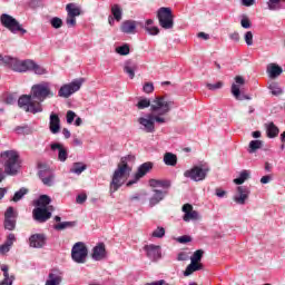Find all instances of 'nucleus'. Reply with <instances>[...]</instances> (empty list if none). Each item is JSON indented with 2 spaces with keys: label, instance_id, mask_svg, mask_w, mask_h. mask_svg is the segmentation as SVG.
Listing matches in <instances>:
<instances>
[{
  "label": "nucleus",
  "instance_id": "1",
  "mask_svg": "<svg viewBox=\"0 0 285 285\" xmlns=\"http://www.w3.org/2000/svg\"><path fill=\"white\" fill-rule=\"evenodd\" d=\"M173 106H175V102L168 99V97L157 96L151 101V114L138 118L140 130H144V132H155V121L156 124H167L168 118L166 115L170 112Z\"/></svg>",
  "mask_w": 285,
  "mask_h": 285
},
{
  "label": "nucleus",
  "instance_id": "2",
  "mask_svg": "<svg viewBox=\"0 0 285 285\" xmlns=\"http://www.w3.org/2000/svg\"><path fill=\"white\" fill-rule=\"evenodd\" d=\"M55 97V92L50 88V82L42 81L31 87L30 95H23L18 99L19 108H22L26 112L37 115V112H43L42 101Z\"/></svg>",
  "mask_w": 285,
  "mask_h": 285
},
{
  "label": "nucleus",
  "instance_id": "3",
  "mask_svg": "<svg viewBox=\"0 0 285 285\" xmlns=\"http://www.w3.org/2000/svg\"><path fill=\"white\" fill-rule=\"evenodd\" d=\"M0 66H9L16 72H35V75H46V68L37 65L32 60H18L10 56H0Z\"/></svg>",
  "mask_w": 285,
  "mask_h": 285
},
{
  "label": "nucleus",
  "instance_id": "4",
  "mask_svg": "<svg viewBox=\"0 0 285 285\" xmlns=\"http://www.w3.org/2000/svg\"><path fill=\"white\" fill-rule=\"evenodd\" d=\"M128 164H135V156L128 155L120 159V163L118 164L111 178L110 193H117V190L121 188L122 184H126V179L130 177L132 168Z\"/></svg>",
  "mask_w": 285,
  "mask_h": 285
},
{
  "label": "nucleus",
  "instance_id": "5",
  "mask_svg": "<svg viewBox=\"0 0 285 285\" xmlns=\"http://www.w3.org/2000/svg\"><path fill=\"white\" fill-rule=\"evenodd\" d=\"M6 175H18L21 169V156L17 150H6L0 155Z\"/></svg>",
  "mask_w": 285,
  "mask_h": 285
},
{
  "label": "nucleus",
  "instance_id": "6",
  "mask_svg": "<svg viewBox=\"0 0 285 285\" xmlns=\"http://www.w3.org/2000/svg\"><path fill=\"white\" fill-rule=\"evenodd\" d=\"M157 17L160 28H164V30H173L175 27V16L173 14V9L161 7L157 12Z\"/></svg>",
  "mask_w": 285,
  "mask_h": 285
},
{
  "label": "nucleus",
  "instance_id": "7",
  "mask_svg": "<svg viewBox=\"0 0 285 285\" xmlns=\"http://www.w3.org/2000/svg\"><path fill=\"white\" fill-rule=\"evenodd\" d=\"M1 24L7 28V30H10L13 35H17V32H20L21 35H26L28 30L23 29L21 27V23L17 21V19L12 18V16L2 13L0 17Z\"/></svg>",
  "mask_w": 285,
  "mask_h": 285
},
{
  "label": "nucleus",
  "instance_id": "8",
  "mask_svg": "<svg viewBox=\"0 0 285 285\" xmlns=\"http://www.w3.org/2000/svg\"><path fill=\"white\" fill-rule=\"evenodd\" d=\"M202 257H204V250L197 249L193 256L190 257V264L187 266V268L184 272L185 277H188L193 275L197 271H202L204 268V265L200 263Z\"/></svg>",
  "mask_w": 285,
  "mask_h": 285
},
{
  "label": "nucleus",
  "instance_id": "9",
  "mask_svg": "<svg viewBox=\"0 0 285 285\" xmlns=\"http://www.w3.org/2000/svg\"><path fill=\"white\" fill-rule=\"evenodd\" d=\"M71 258L76 264H86L88 259V247L82 242H78L73 245L71 249Z\"/></svg>",
  "mask_w": 285,
  "mask_h": 285
},
{
  "label": "nucleus",
  "instance_id": "10",
  "mask_svg": "<svg viewBox=\"0 0 285 285\" xmlns=\"http://www.w3.org/2000/svg\"><path fill=\"white\" fill-rule=\"evenodd\" d=\"M83 81H86L83 78H79L73 80L70 83L63 85L59 91V97H63L65 99H68L71 95H75V92H78V90H81V86H83Z\"/></svg>",
  "mask_w": 285,
  "mask_h": 285
},
{
  "label": "nucleus",
  "instance_id": "11",
  "mask_svg": "<svg viewBox=\"0 0 285 285\" xmlns=\"http://www.w3.org/2000/svg\"><path fill=\"white\" fill-rule=\"evenodd\" d=\"M234 83L232 85L230 88V92L233 95V97L237 100V101H244V99L249 100L250 97L247 95H243L242 96V86H246V78H244V76H236L234 78Z\"/></svg>",
  "mask_w": 285,
  "mask_h": 285
},
{
  "label": "nucleus",
  "instance_id": "12",
  "mask_svg": "<svg viewBox=\"0 0 285 285\" xmlns=\"http://www.w3.org/2000/svg\"><path fill=\"white\" fill-rule=\"evenodd\" d=\"M53 210V206H50L48 208L36 207L32 212L33 219H36V222H39L40 224H43L45 222H48L50 217H52Z\"/></svg>",
  "mask_w": 285,
  "mask_h": 285
},
{
  "label": "nucleus",
  "instance_id": "13",
  "mask_svg": "<svg viewBox=\"0 0 285 285\" xmlns=\"http://www.w3.org/2000/svg\"><path fill=\"white\" fill-rule=\"evenodd\" d=\"M208 174V168H202L199 166H195L194 168L186 170L184 173L185 177L188 179H193V181H204L206 179V175Z\"/></svg>",
  "mask_w": 285,
  "mask_h": 285
},
{
  "label": "nucleus",
  "instance_id": "14",
  "mask_svg": "<svg viewBox=\"0 0 285 285\" xmlns=\"http://www.w3.org/2000/svg\"><path fill=\"white\" fill-rule=\"evenodd\" d=\"M16 227L17 212H14V207H9L4 213V228L6 230H14Z\"/></svg>",
  "mask_w": 285,
  "mask_h": 285
},
{
  "label": "nucleus",
  "instance_id": "15",
  "mask_svg": "<svg viewBox=\"0 0 285 285\" xmlns=\"http://www.w3.org/2000/svg\"><path fill=\"white\" fill-rule=\"evenodd\" d=\"M150 170H153V163H150V161L144 163L142 165H140L138 167V170L134 176V179L129 180L127 183V186H132V184H137L138 180L141 179V177H146V175H148V173H150Z\"/></svg>",
  "mask_w": 285,
  "mask_h": 285
},
{
  "label": "nucleus",
  "instance_id": "16",
  "mask_svg": "<svg viewBox=\"0 0 285 285\" xmlns=\"http://www.w3.org/2000/svg\"><path fill=\"white\" fill-rule=\"evenodd\" d=\"M249 195H250V189L248 187L238 186L236 189V194L234 195V202L239 206H244Z\"/></svg>",
  "mask_w": 285,
  "mask_h": 285
},
{
  "label": "nucleus",
  "instance_id": "17",
  "mask_svg": "<svg viewBox=\"0 0 285 285\" xmlns=\"http://www.w3.org/2000/svg\"><path fill=\"white\" fill-rule=\"evenodd\" d=\"M46 235L43 234H33L29 238V246L31 248H43L46 246Z\"/></svg>",
  "mask_w": 285,
  "mask_h": 285
},
{
  "label": "nucleus",
  "instance_id": "18",
  "mask_svg": "<svg viewBox=\"0 0 285 285\" xmlns=\"http://www.w3.org/2000/svg\"><path fill=\"white\" fill-rule=\"evenodd\" d=\"M183 213H185L183 219L184 222H195L199 219V213L197 210H193V205L185 204L183 206Z\"/></svg>",
  "mask_w": 285,
  "mask_h": 285
},
{
  "label": "nucleus",
  "instance_id": "19",
  "mask_svg": "<svg viewBox=\"0 0 285 285\" xmlns=\"http://www.w3.org/2000/svg\"><path fill=\"white\" fill-rule=\"evenodd\" d=\"M145 250L147 253V257L151 259V262H157V259H161V247L157 245H147L145 246Z\"/></svg>",
  "mask_w": 285,
  "mask_h": 285
},
{
  "label": "nucleus",
  "instance_id": "20",
  "mask_svg": "<svg viewBox=\"0 0 285 285\" xmlns=\"http://www.w3.org/2000/svg\"><path fill=\"white\" fill-rule=\"evenodd\" d=\"M49 130L52 135H57L61 130V119L59 115L51 112L49 120Z\"/></svg>",
  "mask_w": 285,
  "mask_h": 285
},
{
  "label": "nucleus",
  "instance_id": "21",
  "mask_svg": "<svg viewBox=\"0 0 285 285\" xmlns=\"http://www.w3.org/2000/svg\"><path fill=\"white\" fill-rule=\"evenodd\" d=\"M91 257L96 262H101V259H106V245L104 243H100L97 246H95L92 249Z\"/></svg>",
  "mask_w": 285,
  "mask_h": 285
},
{
  "label": "nucleus",
  "instance_id": "22",
  "mask_svg": "<svg viewBox=\"0 0 285 285\" xmlns=\"http://www.w3.org/2000/svg\"><path fill=\"white\" fill-rule=\"evenodd\" d=\"M121 32L125 35H135L137 32V21L127 20L121 23L120 27Z\"/></svg>",
  "mask_w": 285,
  "mask_h": 285
},
{
  "label": "nucleus",
  "instance_id": "23",
  "mask_svg": "<svg viewBox=\"0 0 285 285\" xmlns=\"http://www.w3.org/2000/svg\"><path fill=\"white\" fill-rule=\"evenodd\" d=\"M154 195L149 199V206L153 208V206H157L159 202H163L164 197L168 195V191L159 190V189H154L153 190Z\"/></svg>",
  "mask_w": 285,
  "mask_h": 285
},
{
  "label": "nucleus",
  "instance_id": "24",
  "mask_svg": "<svg viewBox=\"0 0 285 285\" xmlns=\"http://www.w3.org/2000/svg\"><path fill=\"white\" fill-rule=\"evenodd\" d=\"M51 150H58L59 161H66L68 159V149L59 142L51 144Z\"/></svg>",
  "mask_w": 285,
  "mask_h": 285
},
{
  "label": "nucleus",
  "instance_id": "25",
  "mask_svg": "<svg viewBox=\"0 0 285 285\" xmlns=\"http://www.w3.org/2000/svg\"><path fill=\"white\" fill-rule=\"evenodd\" d=\"M282 72H284V69H282L279 65L271 63L267 66V73L269 75L271 79H277Z\"/></svg>",
  "mask_w": 285,
  "mask_h": 285
},
{
  "label": "nucleus",
  "instance_id": "26",
  "mask_svg": "<svg viewBox=\"0 0 285 285\" xmlns=\"http://www.w3.org/2000/svg\"><path fill=\"white\" fill-rule=\"evenodd\" d=\"M50 202H52V199L50 198V196L48 195H41L38 200L35 202V206H37L36 208H50Z\"/></svg>",
  "mask_w": 285,
  "mask_h": 285
},
{
  "label": "nucleus",
  "instance_id": "27",
  "mask_svg": "<svg viewBox=\"0 0 285 285\" xmlns=\"http://www.w3.org/2000/svg\"><path fill=\"white\" fill-rule=\"evenodd\" d=\"M265 128H266L267 137L269 139H275V137H277V135H279V128H277V126H275L274 122L266 124Z\"/></svg>",
  "mask_w": 285,
  "mask_h": 285
},
{
  "label": "nucleus",
  "instance_id": "28",
  "mask_svg": "<svg viewBox=\"0 0 285 285\" xmlns=\"http://www.w3.org/2000/svg\"><path fill=\"white\" fill-rule=\"evenodd\" d=\"M1 271L3 273V281L0 283V285H12L14 282V276H10V274L8 273L9 267L8 265H2L1 266Z\"/></svg>",
  "mask_w": 285,
  "mask_h": 285
},
{
  "label": "nucleus",
  "instance_id": "29",
  "mask_svg": "<svg viewBox=\"0 0 285 285\" xmlns=\"http://www.w3.org/2000/svg\"><path fill=\"white\" fill-rule=\"evenodd\" d=\"M135 70H137V63L132 60L125 62L124 71L129 75L131 79H135Z\"/></svg>",
  "mask_w": 285,
  "mask_h": 285
},
{
  "label": "nucleus",
  "instance_id": "30",
  "mask_svg": "<svg viewBox=\"0 0 285 285\" xmlns=\"http://www.w3.org/2000/svg\"><path fill=\"white\" fill-rule=\"evenodd\" d=\"M67 14L71 17H79L81 14V8L76 3H68L66 6Z\"/></svg>",
  "mask_w": 285,
  "mask_h": 285
},
{
  "label": "nucleus",
  "instance_id": "31",
  "mask_svg": "<svg viewBox=\"0 0 285 285\" xmlns=\"http://www.w3.org/2000/svg\"><path fill=\"white\" fill-rule=\"evenodd\" d=\"M149 186L151 188H170V181L168 180H159V179H150Z\"/></svg>",
  "mask_w": 285,
  "mask_h": 285
},
{
  "label": "nucleus",
  "instance_id": "32",
  "mask_svg": "<svg viewBox=\"0 0 285 285\" xmlns=\"http://www.w3.org/2000/svg\"><path fill=\"white\" fill-rule=\"evenodd\" d=\"M268 90H271L274 97H279L284 95V89L279 86V82H271L268 86Z\"/></svg>",
  "mask_w": 285,
  "mask_h": 285
},
{
  "label": "nucleus",
  "instance_id": "33",
  "mask_svg": "<svg viewBox=\"0 0 285 285\" xmlns=\"http://www.w3.org/2000/svg\"><path fill=\"white\" fill-rule=\"evenodd\" d=\"M61 275L57 273H50L46 282V285H59L61 284Z\"/></svg>",
  "mask_w": 285,
  "mask_h": 285
},
{
  "label": "nucleus",
  "instance_id": "34",
  "mask_svg": "<svg viewBox=\"0 0 285 285\" xmlns=\"http://www.w3.org/2000/svg\"><path fill=\"white\" fill-rule=\"evenodd\" d=\"M153 23H155L153 19L146 20L145 30L148 32V35L155 36L159 32V28L153 27Z\"/></svg>",
  "mask_w": 285,
  "mask_h": 285
},
{
  "label": "nucleus",
  "instance_id": "35",
  "mask_svg": "<svg viewBox=\"0 0 285 285\" xmlns=\"http://www.w3.org/2000/svg\"><path fill=\"white\" fill-rule=\"evenodd\" d=\"M166 166H177V155L173 153H166L164 156Z\"/></svg>",
  "mask_w": 285,
  "mask_h": 285
},
{
  "label": "nucleus",
  "instance_id": "36",
  "mask_svg": "<svg viewBox=\"0 0 285 285\" xmlns=\"http://www.w3.org/2000/svg\"><path fill=\"white\" fill-rule=\"evenodd\" d=\"M264 146V141L262 140H252L249 142L248 153L249 155H253V153H257Z\"/></svg>",
  "mask_w": 285,
  "mask_h": 285
},
{
  "label": "nucleus",
  "instance_id": "37",
  "mask_svg": "<svg viewBox=\"0 0 285 285\" xmlns=\"http://www.w3.org/2000/svg\"><path fill=\"white\" fill-rule=\"evenodd\" d=\"M248 177H250V171L243 170L239 174V177L234 179V184H236L237 186H242V184H244V181H246V179H248Z\"/></svg>",
  "mask_w": 285,
  "mask_h": 285
},
{
  "label": "nucleus",
  "instance_id": "38",
  "mask_svg": "<svg viewBox=\"0 0 285 285\" xmlns=\"http://www.w3.org/2000/svg\"><path fill=\"white\" fill-rule=\"evenodd\" d=\"M86 168H88L86 166V164L75 163L72 168L70 169V173H75V175H81V173H83V170H86Z\"/></svg>",
  "mask_w": 285,
  "mask_h": 285
},
{
  "label": "nucleus",
  "instance_id": "39",
  "mask_svg": "<svg viewBox=\"0 0 285 285\" xmlns=\"http://www.w3.org/2000/svg\"><path fill=\"white\" fill-rule=\"evenodd\" d=\"M136 106L138 110H144L145 108L153 110V104H150V99L148 98H141Z\"/></svg>",
  "mask_w": 285,
  "mask_h": 285
},
{
  "label": "nucleus",
  "instance_id": "40",
  "mask_svg": "<svg viewBox=\"0 0 285 285\" xmlns=\"http://www.w3.org/2000/svg\"><path fill=\"white\" fill-rule=\"evenodd\" d=\"M111 14L114 17V19H116L117 21H121V7H119V4H114L111 7Z\"/></svg>",
  "mask_w": 285,
  "mask_h": 285
},
{
  "label": "nucleus",
  "instance_id": "41",
  "mask_svg": "<svg viewBox=\"0 0 285 285\" xmlns=\"http://www.w3.org/2000/svg\"><path fill=\"white\" fill-rule=\"evenodd\" d=\"M282 1H285V0H268L267 2L268 10H279L282 8L279 6Z\"/></svg>",
  "mask_w": 285,
  "mask_h": 285
},
{
  "label": "nucleus",
  "instance_id": "42",
  "mask_svg": "<svg viewBox=\"0 0 285 285\" xmlns=\"http://www.w3.org/2000/svg\"><path fill=\"white\" fill-rule=\"evenodd\" d=\"M75 226V223L72 222H63L55 225L56 230H65V228H72Z\"/></svg>",
  "mask_w": 285,
  "mask_h": 285
},
{
  "label": "nucleus",
  "instance_id": "43",
  "mask_svg": "<svg viewBox=\"0 0 285 285\" xmlns=\"http://www.w3.org/2000/svg\"><path fill=\"white\" fill-rule=\"evenodd\" d=\"M116 52L121 56L130 55V47L128 45L117 47Z\"/></svg>",
  "mask_w": 285,
  "mask_h": 285
},
{
  "label": "nucleus",
  "instance_id": "44",
  "mask_svg": "<svg viewBox=\"0 0 285 285\" xmlns=\"http://www.w3.org/2000/svg\"><path fill=\"white\" fill-rule=\"evenodd\" d=\"M27 193H28V189L21 188L14 194L12 202H20V199H23V196L27 195Z\"/></svg>",
  "mask_w": 285,
  "mask_h": 285
},
{
  "label": "nucleus",
  "instance_id": "45",
  "mask_svg": "<svg viewBox=\"0 0 285 285\" xmlns=\"http://www.w3.org/2000/svg\"><path fill=\"white\" fill-rule=\"evenodd\" d=\"M166 235V229L164 227H157L151 234V237H157L158 239H161Z\"/></svg>",
  "mask_w": 285,
  "mask_h": 285
},
{
  "label": "nucleus",
  "instance_id": "46",
  "mask_svg": "<svg viewBox=\"0 0 285 285\" xmlns=\"http://www.w3.org/2000/svg\"><path fill=\"white\" fill-rule=\"evenodd\" d=\"M48 175H52V170H50L48 167H40L39 178L43 180V177L48 178Z\"/></svg>",
  "mask_w": 285,
  "mask_h": 285
},
{
  "label": "nucleus",
  "instance_id": "47",
  "mask_svg": "<svg viewBox=\"0 0 285 285\" xmlns=\"http://www.w3.org/2000/svg\"><path fill=\"white\" fill-rule=\"evenodd\" d=\"M66 23L69 28H75L77 26V17L67 13Z\"/></svg>",
  "mask_w": 285,
  "mask_h": 285
},
{
  "label": "nucleus",
  "instance_id": "48",
  "mask_svg": "<svg viewBox=\"0 0 285 285\" xmlns=\"http://www.w3.org/2000/svg\"><path fill=\"white\" fill-rule=\"evenodd\" d=\"M206 88H208V90H222V88H224V81H218L216 83H207Z\"/></svg>",
  "mask_w": 285,
  "mask_h": 285
},
{
  "label": "nucleus",
  "instance_id": "49",
  "mask_svg": "<svg viewBox=\"0 0 285 285\" xmlns=\"http://www.w3.org/2000/svg\"><path fill=\"white\" fill-rule=\"evenodd\" d=\"M50 23L52 28L59 29L61 26H63V20H61V18L55 17L50 20Z\"/></svg>",
  "mask_w": 285,
  "mask_h": 285
},
{
  "label": "nucleus",
  "instance_id": "50",
  "mask_svg": "<svg viewBox=\"0 0 285 285\" xmlns=\"http://www.w3.org/2000/svg\"><path fill=\"white\" fill-rule=\"evenodd\" d=\"M16 132L18 135H30V127L28 126H19L16 128Z\"/></svg>",
  "mask_w": 285,
  "mask_h": 285
},
{
  "label": "nucleus",
  "instance_id": "51",
  "mask_svg": "<svg viewBox=\"0 0 285 285\" xmlns=\"http://www.w3.org/2000/svg\"><path fill=\"white\" fill-rule=\"evenodd\" d=\"M53 179H55V174H47V178L43 177L41 181L45 186H52Z\"/></svg>",
  "mask_w": 285,
  "mask_h": 285
},
{
  "label": "nucleus",
  "instance_id": "52",
  "mask_svg": "<svg viewBox=\"0 0 285 285\" xmlns=\"http://www.w3.org/2000/svg\"><path fill=\"white\" fill-rule=\"evenodd\" d=\"M144 92H146L147 95H150V92L155 91V86L153 85V82H146L142 87Z\"/></svg>",
  "mask_w": 285,
  "mask_h": 285
},
{
  "label": "nucleus",
  "instance_id": "53",
  "mask_svg": "<svg viewBox=\"0 0 285 285\" xmlns=\"http://www.w3.org/2000/svg\"><path fill=\"white\" fill-rule=\"evenodd\" d=\"M240 26L242 28H245L246 30H248V28H250L252 23H250V19H248V17L243 16L242 20H240Z\"/></svg>",
  "mask_w": 285,
  "mask_h": 285
},
{
  "label": "nucleus",
  "instance_id": "54",
  "mask_svg": "<svg viewBox=\"0 0 285 285\" xmlns=\"http://www.w3.org/2000/svg\"><path fill=\"white\" fill-rule=\"evenodd\" d=\"M176 240L179 244H188V242H193V238L188 235H184V236H180V237L176 238Z\"/></svg>",
  "mask_w": 285,
  "mask_h": 285
},
{
  "label": "nucleus",
  "instance_id": "55",
  "mask_svg": "<svg viewBox=\"0 0 285 285\" xmlns=\"http://www.w3.org/2000/svg\"><path fill=\"white\" fill-rule=\"evenodd\" d=\"M16 240L14 234H9L4 244L11 248Z\"/></svg>",
  "mask_w": 285,
  "mask_h": 285
},
{
  "label": "nucleus",
  "instance_id": "56",
  "mask_svg": "<svg viewBox=\"0 0 285 285\" xmlns=\"http://www.w3.org/2000/svg\"><path fill=\"white\" fill-rule=\"evenodd\" d=\"M245 42L247 43V46H253V32L252 31H247L245 33Z\"/></svg>",
  "mask_w": 285,
  "mask_h": 285
},
{
  "label": "nucleus",
  "instance_id": "57",
  "mask_svg": "<svg viewBox=\"0 0 285 285\" xmlns=\"http://www.w3.org/2000/svg\"><path fill=\"white\" fill-rule=\"evenodd\" d=\"M75 117H77V114H75L72 110H69L67 112V124H72V121H75Z\"/></svg>",
  "mask_w": 285,
  "mask_h": 285
},
{
  "label": "nucleus",
  "instance_id": "58",
  "mask_svg": "<svg viewBox=\"0 0 285 285\" xmlns=\"http://www.w3.org/2000/svg\"><path fill=\"white\" fill-rule=\"evenodd\" d=\"M178 262H187L189 259V255L186 252H180L177 256Z\"/></svg>",
  "mask_w": 285,
  "mask_h": 285
},
{
  "label": "nucleus",
  "instance_id": "59",
  "mask_svg": "<svg viewBox=\"0 0 285 285\" xmlns=\"http://www.w3.org/2000/svg\"><path fill=\"white\" fill-rule=\"evenodd\" d=\"M88 199V196L86 194H80L77 196L76 202L77 204H83Z\"/></svg>",
  "mask_w": 285,
  "mask_h": 285
},
{
  "label": "nucleus",
  "instance_id": "60",
  "mask_svg": "<svg viewBox=\"0 0 285 285\" xmlns=\"http://www.w3.org/2000/svg\"><path fill=\"white\" fill-rule=\"evenodd\" d=\"M6 253H10V246L3 244L0 246V255H6Z\"/></svg>",
  "mask_w": 285,
  "mask_h": 285
},
{
  "label": "nucleus",
  "instance_id": "61",
  "mask_svg": "<svg viewBox=\"0 0 285 285\" xmlns=\"http://www.w3.org/2000/svg\"><path fill=\"white\" fill-rule=\"evenodd\" d=\"M146 285H170L168 282L160 279V281H155L151 283H147Z\"/></svg>",
  "mask_w": 285,
  "mask_h": 285
},
{
  "label": "nucleus",
  "instance_id": "62",
  "mask_svg": "<svg viewBox=\"0 0 285 285\" xmlns=\"http://www.w3.org/2000/svg\"><path fill=\"white\" fill-rule=\"evenodd\" d=\"M243 6L246 8H250V6H255V0H242Z\"/></svg>",
  "mask_w": 285,
  "mask_h": 285
},
{
  "label": "nucleus",
  "instance_id": "63",
  "mask_svg": "<svg viewBox=\"0 0 285 285\" xmlns=\"http://www.w3.org/2000/svg\"><path fill=\"white\" fill-rule=\"evenodd\" d=\"M229 38L233 41H239V33L238 32H234V33L229 35Z\"/></svg>",
  "mask_w": 285,
  "mask_h": 285
},
{
  "label": "nucleus",
  "instance_id": "64",
  "mask_svg": "<svg viewBox=\"0 0 285 285\" xmlns=\"http://www.w3.org/2000/svg\"><path fill=\"white\" fill-rule=\"evenodd\" d=\"M271 181V176H263L261 178V184H268Z\"/></svg>",
  "mask_w": 285,
  "mask_h": 285
}]
</instances>
